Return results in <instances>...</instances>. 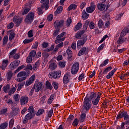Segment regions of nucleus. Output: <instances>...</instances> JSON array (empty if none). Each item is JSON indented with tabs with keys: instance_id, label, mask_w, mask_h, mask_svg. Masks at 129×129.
Returning <instances> with one entry per match:
<instances>
[{
	"instance_id": "24",
	"label": "nucleus",
	"mask_w": 129,
	"mask_h": 129,
	"mask_svg": "<svg viewBox=\"0 0 129 129\" xmlns=\"http://www.w3.org/2000/svg\"><path fill=\"white\" fill-rule=\"evenodd\" d=\"M49 68L51 70H55L57 68V64L54 62H51L49 65Z\"/></svg>"
},
{
	"instance_id": "38",
	"label": "nucleus",
	"mask_w": 129,
	"mask_h": 129,
	"mask_svg": "<svg viewBox=\"0 0 129 129\" xmlns=\"http://www.w3.org/2000/svg\"><path fill=\"white\" fill-rule=\"evenodd\" d=\"M9 41V36H8V35L5 36L3 39V46H5L6 45H7V44H8V42Z\"/></svg>"
},
{
	"instance_id": "46",
	"label": "nucleus",
	"mask_w": 129,
	"mask_h": 129,
	"mask_svg": "<svg viewBox=\"0 0 129 129\" xmlns=\"http://www.w3.org/2000/svg\"><path fill=\"white\" fill-rule=\"evenodd\" d=\"M71 23H72V19L70 17V18H69L67 19V21L66 22V26L69 27V26H70V25H71Z\"/></svg>"
},
{
	"instance_id": "39",
	"label": "nucleus",
	"mask_w": 129,
	"mask_h": 129,
	"mask_svg": "<svg viewBox=\"0 0 129 129\" xmlns=\"http://www.w3.org/2000/svg\"><path fill=\"white\" fill-rule=\"evenodd\" d=\"M12 77H13V72L10 71L8 72L7 75V79L8 81H10L11 79H12Z\"/></svg>"
},
{
	"instance_id": "9",
	"label": "nucleus",
	"mask_w": 129,
	"mask_h": 129,
	"mask_svg": "<svg viewBox=\"0 0 129 129\" xmlns=\"http://www.w3.org/2000/svg\"><path fill=\"white\" fill-rule=\"evenodd\" d=\"M21 63V61L19 60H16L14 61H12L10 64V69L11 70H15L19 65H20V63Z\"/></svg>"
},
{
	"instance_id": "14",
	"label": "nucleus",
	"mask_w": 129,
	"mask_h": 129,
	"mask_svg": "<svg viewBox=\"0 0 129 129\" xmlns=\"http://www.w3.org/2000/svg\"><path fill=\"white\" fill-rule=\"evenodd\" d=\"M13 22L16 24V26L17 27H19L20 26L21 23L22 22V18H20L17 16H15L13 19Z\"/></svg>"
},
{
	"instance_id": "33",
	"label": "nucleus",
	"mask_w": 129,
	"mask_h": 129,
	"mask_svg": "<svg viewBox=\"0 0 129 129\" xmlns=\"http://www.w3.org/2000/svg\"><path fill=\"white\" fill-rule=\"evenodd\" d=\"M34 40H35L34 37H32L31 39H26L23 41V44H29V43H32Z\"/></svg>"
},
{
	"instance_id": "6",
	"label": "nucleus",
	"mask_w": 129,
	"mask_h": 129,
	"mask_svg": "<svg viewBox=\"0 0 129 129\" xmlns=\"http://www.w3.org/2000/svg\"><path fill=\"white\" fill-rule=\"evenodd\" d=\"M34 18H35V14L33 12L29 13L26 16L25 21L27 24L31 23L34 21Z\"/></svg>"
},
{
	"instance_id": "51",
	"label": "nucleus",
	"mask_w": 129,
	"mask_h": 129,
	"mask_svg": "<svg viewBox=\"0 0 129 129\" xmlns=\"http://www.w3.org/2000/svg\"><path fill=\"white\" fill-rule=\"evenodd\" d=\"M122 16H123V13H120V14L116 15V17H115V20H116L117 21H119V20H120L121 19V17H122Z\"/></svg>"
},
{
	"instance_id": "62",
	"label": "nucleus",
	"mask_w": 129,
	"mask_h": 129,
	"mask_svg": "<svg viewBox=\"0 0 129 129\" xmlns=\"http://www.w3.org/2000/svg\"><path fill=\"white\" fill-rule=\"evenodd\" d=\"M36 51L32 50L30 52L29 56H30V57L33 58V57H35V56H36Z\"/></svg>"
},
{
	"instance_id": "21",
	"label": "nucleus",
	"mask_w": 129,
	"mask_h": 129,
	"mask_svg": "<svg viewBox=\"0 0 129 129\" xmlns=\"http://www.w3.org/2000/svg\"><path fill=\"white\" fill-rule=\"evenodd\" d=\"M40 65H41V61L38 60L35 62V64L33 66V70L37 71L38 68L40 67Z\"/></svg>"
},
{
	"instance_id": "40",
	"label": "nucleus",
	"mask_w": 129,
	"mask_h": 129,
	"mask_svg": "<svg viewBox=\"0 0 129 129\" xmlns=\"http://www.w3.org/2000/svg\"><path fill=\"white\" fill-rule=\"evenodd\" d=\"M17 49L15 48L13 49L11 52H10V55H9V58L11 59V58H13V56L16 55L17 53Z\"/></svg>"
},
{
	"instance_id": "10",
	"label": "nucleus",
	"mask_w": 129,
	"mask_h": 129,
	"mask_svg": "<svg viewBox=\"0 0 129 129\" xmlns=\"http://www.w3.org/2000/svg\"><path fill=\"white\" fill-rule=\"evenodd\" d=\"M34 117V115L32 113V112H29L27 114H26L25 117L22 120V121L24 124L25 123H27L28 120H30V119H32Z\"/></svg>"
},
{
	"instance_id": "37",
	"label": "nucleus",
	"mask_w": 129,
	"mask_h": 129,
	"mask_svg": "<svg viewBox=\"0 0 129 129\" xmlns=\"http://www.w3.org/2000/svg\"><path fill=\"white\" fill-rule=\"evenodd\" d=\"M10 89H11V87L9 84H7V85L4 86L3 87V91L4 92H5V93H8Z\"/></svg>"
},
{
	"instance_id": "31",
	"label": "nucleus",
	"mask_w": 129,
	"mask_h": 129,
	"mask_svg": "<svg viewBox=\"0 0 129 129\" xmlns=\"http://www.w3.org/2000/svg\"><path fill=\"white\" fill-rule=\"evenodd\" d=\"M30 10H31V7L29 6H27V7H25V10L23 12H22V15H27L29 12H30Z\"/></svg>"
},
{
	"instance_id": "35",
	"label": "nucleus",
	"mask_w": 129,
	"mask_h": 129,
	"mask_svg": "<svg viewBox=\"0 0 129 129\" xmlns=\"http://www.w3.org/2000/svg\"><path fill=\"white\" fill-rule=\"evenodd\" d=\"M8 125H9V122H8L2 123L0 125V129H6L8 127Z\"/></svg>"
},
{
	"instance_id": "52",
	"label": "nucleus",
	"mask_w": 129,
	"mask_h": 129,
	"mask_svg": "<svg viewBox=\"0 0 129 129\" xmlns=\"http://www.w3.org/2000/svg\"><path fill=\"white\" fill-rule=\"evenodd\" d=\"M56 40H55L54 43L55 44H59V43L65 40V37L62 38L61 39H60V38H56Z\"/></svg>"
},
{
	"instance_id": "23",
	"label": "nucleus",
	"mask_w": 129,
	"mask_h": 129,
	"mask_svg": "<svg viewBox=\"0 0 129 129\" xmlns=\"http://www.w3.org/2000/svg\"><path fill=\"white\" fill-rule=\"evenodd\" d=\"M67 53L68 54V59L69 60V61H71L72 60V51H71L70 49H67Z\"/></svg>"
},
{
	"instance_id": "53",
	"label": "nucleus",
	"mask_w": 129,
	"mask_h": 129,
	"mask_svg": "<svg viewBox=\"0 0 129 129\" xmlns=\"http://www.w3.org/2000/svg\"><path fill=\"white\" fill-rule=\"evenodd\" d=\"M74 119V116L73 115H71L67 119V121H68L69 122H70V123H71V122H72V120H73Z\"/></svg>"
},
{
	"instance_id": "17",
	"label": "nucleus",
	"mask_w": 129,
	"mask_h": 129,
	"mask_svg": "<svg viewBox=\"0 0 129 129\" xmlns=\"http://www.w3.org/2000/svg\"><path fill=\"white\" fill-rule=\"evenodd\" d=\"M80 49H81L78 53V56H82V55H84L85 53H86V51L87 50V48H86L85 46H84Z\"/></svg>"
},
{
	"instance_id": "61",
	"label": "nucleus",
	"mask_w": 129,
	"mask_h": 129,
	"mask_svg": "<svg viewBox=\"0 0 129 129\" xmlns=\"http://www.w3.org/2000/svg\"><path fill=\"white\" fill-rule=\"evenodd\" d=\"M14 123H15V119L12 118L10 120L9 122V126L10 127H13L14 126Z\"/></svg>"
},
{
	"instance_id": "57",
	"label": "nucleus",
	"mask_w": 129,
	"mask_h": 129,
	"mask_svg": "<svg viewBox=\"0 0 129 129\" xmlns=\"http://www.w3.org/2000/svg\"><path fill=\"white\" fill-rule=\"evenodd\" d=\"M53 111L54 110L53 109H51V110L48 111V113L47 114L48 117H49V118L52 117Z\"/></svg>"
},
{
	"instance_id": "32",
	"label": "nucleus",
	"mask_w": 129,
	"mask_h": 129,
	"mask_svg": "<svg viewBox=\"0 0 129 129\" xmlns=\"http://www.w3.org/2000/svg\"><path fill=\"white\" fill-rule=\"evenodd\" d=\"M45 86L47 89H49V90H52V89H53V86H52V85L50 84L49 81H47L46 82Z\"/></svg>"
},
{
	"instance_id": "30",
	"label": "nucleus",
	"mask_w": 129,
	"mask_h": 129,
	"mask_svg": "<svg viewBox=\"0 0 129 129\" xmlns=\"http://www.w3.org/2000/svg\"><path fill=\"white\" fill-rule=\"evenodd\" d=\"M77 8V5L76 4H73L70 5V6L68 8V12H70L71 10H76Z\"/></svg>"
},
{
	"instance_id": "29",
	"label": "nucleus",
	"mask_w": 129,
	"mask_h": 129,
	"mask_svg": "<svg viewBox=\"0 0 129 129\" xmlns=\"http://www.w3.org/2000/svg\"><path fill=\"white\" fill-rule=\"evenodd\" d=\"M127 76H129V72H126L124 74H122L121 75V76L119 77V78L121 79V80L124 81L125 80V77H127Z\"/></svg>"
},
{
	"instance_id": "64",
	"label": "nucleus",
	"mask_w": 129,
	"mask_h": 129,
	"mask_svg": "<svg viewBox=\"0 0 129 129\" xmlns=\"http://www.w3.org/2000/svg\"><path fill=\"white\" fill-rule=\"evenodd\" d=\"M34 112V107L33 106H30L28 108V112H31L33 114Z\"/></svg>"
},
{
	"instance_id": "59",
	"label": "nucleus",
	"mask_w": 129,
	"mask_h": 129,
	"mask_svg": "<svg viewBox=\"0 0 129 129\" xmlns=\"http://www.w3.org/2000/svg\"><path fill=\"white\" fill-rule=\"evenodd\" d=\"M28 38H33L34 34L33 33V30H29L27 33Z\"/></svg>"
},
{
	"instance_id": "63",
	"label": "nucleus",
	"mask_w": 129,
	"mask_h": 129,
	"mask_svg": "<svg viewBox=\"0 0 129 129\" xmlns=\"http://www.w3.org/2000/svg\"><path fill=\"white\" fill-rule=\"evenodd\" d=\"M13 98L16 102H18L20 100V98H19V94H17L14 95Z\"/></svg>"
},
{
	"instance_id": "54",
	"label": "nucleus",
	"mask_w": 129,
	"mask_h": 129,
	"mask_svg": "<svg viewBox=\"0 0 129 129\" xmlns=\"http://www.w3.org/2000/svg\"><path fill=\"white\" fill-rule=\"evenodd\" d=\"M21 56L20 53H16L14 55L12 56V58L15 60H18V59H20V57Z\"/></svg>"
},
{
	"instance_id": "42",
	"label": "nucleus",
	"mask_w": 129,
	"mask_h": 129,
	"mask_svg": "<svg viewBox=\"0 0 129 129\" xmlns=\"http://www.w3.org/2000/svg\"><path fill=\"white\" fill-rule=\"evenodd\" d=\"M15 37H16V33L11 32L9 36V41L12 42V41H13V39H15Z\"/></svg>"
},
{
	"instance_id": "2",
	"label": "nucleus",
	"mask_w": 129,
	"mask_h": 129,
	"mask_svg": "<svg viewBox=\"0 0 129 129\" xmlns=\"http://www.w3.org/2000/svg\"><path fill=\"white\" fill-rule=\"evenodd\" d=\"M48 77L51 79L53 78L54 79H58L61 77V71H57L49 73Z\"/></svg>"
},
{
	"instance_id": "16",
	"label": "nucleus",
	"mask_w": 129,
	"mask_h": 129,
	"mask_svg": "<svg viewBox=\"0 0 129 129\" xmlns=\"http://www.w3.org/2000/svg\"><path fill=\"white\" fill-rule=\"evenodd\" d=\"M116 70H117V69L115 68L113 70H112L111 72H110L106 77L107 79H110V78H111V77L113 76Z\"/></svg>"
},
{
	"instance_id": "25",
	"label": "nucleus",
	"mask_w": 129,
	"mask_h": 129,
	"mask_svg": "<svg viewBox=\"0 0 129 129\" xmlns=\"http://www.w3.org/2000/svg\"><path fill=\"white\" fill-rule=\"evenodd\" d=\"M97 96V95L96 94V93L95 92H92L91 93L89 97H88L89 100H92L93 99H95V98H96Z\"/></svg>"
},
{
	"instance_id": "56",
	"label": "nucleus",
	"mask_w": 129,
	"mask_h": 129,
	"mask_svg": "<svg viewBox=\"0 0 129 129\" xmlns=\"http://www.w3.org/2000/svg\"><path fill=\"white\" fill-rule=\"evenodd\" d=\"M103 48H104V44H102L97 49V53H99L100 51L103 50Z\"/></svg>"
},
{
	"instance_id": "19",
	"label": "nucleus",
	"mask_w": 129,
	"mask_h": 129,
	"mask_svg": "<svg viewBox=\"0 0 129 129\" xmlns=\"http://www.w3.org/2000/svg\"><path fill=\"white\" fill-rule=\"evenodd\" d=\"M82 19L84 21L87 20V18L89 17V14L86 13L85 10H83L82 13Z\"/></svg>"
},
{
	"instance_id": "12",
	"label": "nucleus",
	"mask_w": 129,
	"mask_h": 129,
	"mask_svg": "<svg viewBox=\"0 0 129 129\" xmlns=\"http://www.w3.org/2000/svg\"><path fill=\"white\" fill-rule=\"evenodd\" d=\"M29 102V97L23 96L20 98V103L21 105H25Z\"/></svg>"
},
{
	"instance_id": "36",
	"label": "nucleus",
	"mask_w": 129,
	"mask_h": 129,
	"mask_svg": "<svg viewBox=\"0 0 129 129\" xmlns=\"http://www.w3.org/2000/svg\"><path fill=\"white\" fill-rule=\"evenodd\" d=\"M125 40H127V38H122V37H120L117 41V44L119 45L122 44V43H124L125 42Z\"/></svg>"
},
{
	"instance_id": "13",
	"label": "nucleus",
	"mask_w": 129,
	"mask_h": 129,
	"mask_svg": "<svg viewBox=\"0 0 129 129\" xmlns=\"http://www.w3.org/2000/svg\"><path fill=\"white\" fill-rule=\"evenodd\" d=\"M8 65H9V59H4L2 61V64L0 66V68L2 70H6L7 67H8Z\"/></svg>"
},
{
	"instance_id": "44",
	"label": "nucleus",
	"mask_w": 129,
	"mask_h": 129,
	"mask_svg": "<svg viewBox=\"0 0 129 129\" xmlns=\"http://www.w3.org/2000/svg\"><path fill=\"white\" fill-rule=\"evenodd\" d=\"M112 69V67H108L105 69V70L103 71V74H106L107 73H108L110 70Z\"/></svg>"
},
{
	"instance_id": "55",
	"label": "nucleus",
	"mask_w": 129,
	"mask_h": 129,
	"mask_svg": "<svg viewBox=\"0 0 129 129\" xmlns=\"http://www.w3.org/2000/svg\"><path fill=\"white\" fill-rule=\"evenodd\" d=\"M16 90H17V89L15 87L11 88L9 92V95H12L13 93H15V92H16Z\"/></svg>"
},
{
	"instance_id": "49",
	"label": "nucleus",
	"mask_w": 129,
	"mask_h": 129,
	"mask_svg": "<svg viewBox=\"0 0 129 129\" xmlns=\"http://www.w3.org/2000/svg\"><path fill=\"white\" fill-rule=\"evenodd\" d=\"M108 62H109V60L108 59H107L105 60L101 64L100 67H103L104 66H106L107 64H108Z\"/></svg>"
},
{
	"instance_id": "41",
	"label": "nucleus",
	"mask_w": 129,
	"mask_h": 129,
	"mask_svg": "<svg viewBox=\"0 0 129 129\" xmlns=\"http://www.w3.org/2000/svg\"><path fill=\"white\" fill-rule=\"evenodd\" d=\"M56 29L53 31V36L54 38L57 37L58 35H59V33H60V28H55Z\"/></svg>"
},
{
	"instance_id": "45",
	"label": "nucleus",
	"mask_w": 129,
	"mask_h": 129,
	"mask_svg": "<svg viewBox=\"0 0 129 129\" xmlns=\"http://www.w3.org/2000/svg\"><path fill=\"white\" fill-rule=\"evenodd\" d=\"M24 68H25V65L24 64H22L21 66L19 67L15 71V73H18V72H20V71H21V70L24 69Z\"/></svg>"
},
{
	"instance_id": "27",
	"label": "nucleus",
	"mask_w": 129,
	"mask_h": 129,
	"mask_svg": "<svg viewBox=\"0 0 129 129\" xmlns=\"http://www.w3.org/2000/svg\"><path fill=\"white\" fill-rule=\"evenodd\" d=\"M99 100H100V99L97 97L93 99L92 100V104H93V105H95V106H97L98 103H99Z\"/></svg>"
},
{
	"instance_id": "34",
	"label": "nucleus",
	"mask_w": 129,
	"mask_h": 129,
	"mask_svg": "<svg viewBox=\"0 0 129 129\" xmlns=\"http://www.w3.org/2000/svg\"><path fill=\"white\" fill-rule=\"evenodd\" d=\"M62 11H63V7L60 6L57 8L56 11L54 12V15H58V14H60L62 13Z\"/></svg>"
},
{
	"instance_id": "18",
	"label": "nucleus",
	"mask_w": 129,
	"mask_h": 129,
	"mask_svg": "<svg viewBox=\"0 0 129 129\" xmlns=\"http://www.w3.org/2000/svg\"><path fill=\"white\" fill-rule=\"evenodd\" d=\"M43 85L42 84V83L39 82L36 85H35L34 86L35 87V92H39L40 90H41V89L42 88V86Z\"/></svg>"
},
{
	"instance_id": "50",
	"label": "nucleus",
	"mask_w": 129,
	"mask_h": 129,
	"mask_svg": "<svg viewBox=\"0 0 129 129\" xmlns=\"http://www.w3.org/2000/svg\"><path fill=\"white\" fill-rule=\"evenodd\" d=\"M102 26H103V21H102V20L99 19L98 23V26L99 29H102Z\"/></svg>"
},
{
	"instance_id": "4",
	"label": "nucleus",
	"mask_w": 129,
	"mask_h": 129,
	"mask_svg": "<svg viewBox=\"0 0 129 129\" xmlns=\"http://www.w3.org/2000/svg\"><path fill=\"white\" fill-rule=\"evenodd\" d=\"M79 70V62H75L72 66L71 72L73 75L77 74Z\"/></svg>"
},
{
	"instance_id": "58",
	"label": "nucleus",
	"mask_w": 129,
	"mask_h": 129,
	"mask_svg": "<svg viewBox=\"0 0 129 129\" xmlns=\"http://www.w3.org/2000/svg\"><path fill=\"white\" fill-rule=\"evenodd\" d=\"M65 34H66V32H62L56 36V39H62V38H64L63 37Z\"/></svg>"
},
{
	"instance_id": "43",
	"label": "nucleus",
	"mask_w": 129,
	"mask_h": 129,
	"mask_svg": "<svg viewBox=\"0 0 129 129\" xmlns=\"http://www.w3.org/2000/svg\"><path fill=\"white\" fill-rule=\"evenodd\" d=\"M81 28H82V24L81 23H78L75 26V31H78V30H80Z\"/></svg>"
},
{
	"instance_id": "1",
	"label": "nucleus",
	"mask_w": 129,
	"mask_h": 129,
	"mask_svg": "<svg viewBox=\"0 0 129 129\" xmlns=\"http://www.w3.org/2000/svg\"><path fill=\"white\" fill-rule=\"evenodd\" d=\"M92 106V104L91 103V101L89 100V98L86 97L84 99V102L83 103V106L81 108V111L83 112H88L90 108Z\"/></svg>"
},
{
	"instance_id": "8",
	"label": "nucleus",
	"mask_w": 129,
	"mask_h": 129,
	"mask_svg": "<svg viewBox=\"0 0 129 129\" xmlns=\"http://www.w3.org/2000/svg\"><path fill=\"white\" fill-rule=\"evenodd\" d=\"M96 8V6H95V4L94 3L92 2L90 4V6L89 7H88L86 9V11L88 14H92L94 11H95V8Z\"/></svg>"
},
{
	"instance_id": "7",
	"label": "nucleus",
	"mask_w": 129,
	"mask_h": 129,
	"mask_svg": "<svg viewBox=\"0 0 129 129\" xmlns=\"http://www.w3.org/2000/svg\"><path fill=\"white\" fill-rule=\"evenodd\" d=\"M65 21L63 20H56L54 22L53 26L55 29H60L64 25Z\"/></svg>"
},
{
	"instance_id": "28",
	"label": "nucleus",
	"mask_w": 129,
	"mask_h": 129,
	"mask_svg": "<svg viewBox=\"0 0 129 129\" xmlns=\"http://www.w3.org/2000/svg\"><path fill=\"white\" fill-rule=\"evenodd\" d=\"M129 31V29L128 28H124L123 30H122V31L120 33V37H124V36H125V35H126V34H127V33H128Z\"/></svg>"
},
{
	"instance_id": "47",
	"label": "nucleus",
	"mask_w": 129,
	"mask_h": 129,
	"mask_svg": "<svg viewBox=\"0 0 129 129\" xmlns=\"http://www.w3.org/2000/svg\"><path fill=\"white\" fill-rule=\"evenodd\" d=\"M27 75V73L26 72H21L19 73L17 75V77H23V76H26Z\"/></svg>"
},
{
	"instance_id": "48",
	"label": "nucleus",
	"mask_w": 129,
	"mask_h": 129,
	"mask_svg": "<svg viewBox=\"0 0 129 129\" xmlns=\"http://www.w3.org/2000/svg\"><path fill=\"white\" fill-rule=\"evenodd\" d=\"M25 85V82L20 83L18 84V88L17 89V91H20L22 88H23V86Z\"/></svg>"
},
{
	"instance_id": "15",
	"label": "nucleus",
	"mask_w": 129,
	"mask_h": 129,
	"mask_svg": "<svg viewBox=\"0 0 129 129\" xmlns=\"http://www.w3.org/2000/svg\"><path fill=\"white\" fill-rule=\"evenodd\" d=\"M97 7L99 11H101V12H102V11H104L105 10V8H106V5L103 3H98Z\"/></svg>"
},
{
	"instance_id": "11",
	"label": "nucleus",
	"mask_w": 129,
	"mask_h": 129,
	"mask_svg": "<svg viewBox=\"0 0 129 129\" xmlns=\"http://www.w3.org/2000/svg\"><path fill=\"white\" fill-rule=\"evenodd\" d=\"M40 3L42 4L40 7L41 9H45V11L49 9V0H41Z\"/></svg>"
},
{
	"instance_id": "22",
	"label": "nucleus",
	"mask_w": 129,
	"mask_h": 129,
	"mask_svg": "<svg viewBox=\"0 0 129 129\" xmlns=\"http://www.w3.org/2000/svg\"><path fill=\"white\" fill-rule=\"evenodd\" d=\"M83 34H84V31H79L75 35L76 39H81V37H82Z\"/></svg>"
},
{
	"instance_id": "20",
	"label": "nucleus",
	"mask_w": 129,
	"mask_h": 129,
	"mask_svg": "<svg viewBox=\"0 0 129 129\" xmlns=\"http://www.w3.org/2000/svg\"><path fill=\"white\" fill-rule=\"evenodd\" d=\"M86 113H87V112H83V111H81V115L80 116V120L81 122H83L85 120Z\"/></svg>"
},
{
	"instance_id": "26",
	"label": "nucleus",
	"mask_w": 129,
	"mask_h": 129,
	"mask_svg": "<svg viewBox=\"0 0 129 129\" xmlns=\"http://www.w3.org/2000/svg\"><path fill=\"white\" fill-rule=\"evenodd\" d=\"M69 76L68 74H66L64 75L63 78V83L64 84H67L69 82Z\"/></svg>"
},
{
	"instance_id": "60",
	"label": "nucleus",
	"mask_w": 129,
	"mask_h": 129,
	"mask_svg": "<svg viewBox=\"0 0 129 129\" xmlns=\"http://www.w3.org/2000/svg\"><path fill=\"white\" fill-rule=\"evenodd\" d=\"M79 123V120L77 118H75L74 121L73 122V125L74 126H77Z\"/></svg>"
},
{
	"instance_id": "5",
	"label": "nucleus",
	"mask_w": 129,
	"mask_h": 129,
	"mask_svg": "<svg viewBox=\"0 0 129 129\" xmlns=\"http://www.w3.org/2000/svg\"><path fill=\"white\" fill-rule=\"evenodd\" d=\"M124 118V120H127L129 119V115L127 114V112L126 111H120L119 113L117 115L116 118L119 119V118Z\"/></svg>"
},
{
	"instance_id": "3",
	"label": "nucleus",
	"mask_w": 129,
	"mask_h": 129,
	"mask_svg": "<svg viewBox=\"0 0 129 129\" xmlns=\"http://www.w3.org/2000/svg\"><path fill=\"white\" fill-rule=\"evenodd\" d=\"M87 42V37H84L82 39H80L78 40L77 42V48L78 50H80L83 46H84V44Z\"/></svg>"
}]
</instances>
